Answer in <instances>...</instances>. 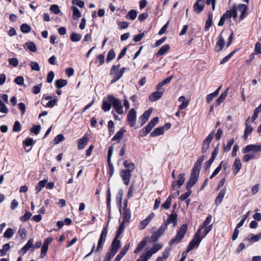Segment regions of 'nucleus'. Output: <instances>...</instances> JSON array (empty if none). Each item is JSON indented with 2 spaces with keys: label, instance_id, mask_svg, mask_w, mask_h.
I'll list each match as a JSON object with an SVG mask.
<instances>
[{
  "label": "nucleus",
  "instance_id": "f8f14e48",
  "mask_svg": "<svg viewBox=\"0 0 261 261\" xmlns=\"http://www.w3.org/2000/svg\"><path fill=\"white\" fill-rule=\"evenodd\" d=\"M185 174L184 173L180 174L178 175V179L172 182V190L174 191L176 189L177 187H180L181 186L185 181Z\"/></svg>",
  "mask_w": 261,
  "mask_h": 261
},
{
  "label": "nucleus",
  "instance_id": "aec40b11",
  "mask_svg": "<svg viewBox=\"0 0 261 261\" xmlns=\"http://www.w3.org/2000/svg\"><path fill=\"white\" fill-rule=\"evenodd\" d=\"M202 239H196L195 237H194V238L191 240V241L190 242L187 249V251L190 252L195 247L198 246L200 242L201 241Z\"/></svg>",
  "mask_w": 261,
  "mask_h": 261
},
{
  "label": "nucleus",
  "instance_id": "bf43d9fd",
  "mask_svg": "<svg viewBox=\"0 0 261 261\" xmlns=\"http://www.w3.org/2000/svg\"><path fill=\"white\" fill-rule=\"evenodd\" d=\"M10 246L9 243L5 244L3 246V249H1V256L6 255V251L9 250L10 249Z\"/></svg>",
  "mask_w": 261,
  "mask_h": 261
},
{
  "label": "nucleus",
  "instance_id": "423d86ee",
  "mask_svg": "<svg viewBox=\"0 0 261 261\" xmlns=\"http://www.w3.org/2000/svg\"><path fill=\"white\" fill-rule=\"evenodd\" d=\"M213 132L211 133L204 140L201 148V152L205 153L210 148V144L214 138Z\"/></svg>",
  "mask_w": 261,
  "mask_h": 261
},
{
  "label": "nucleus",
  "instance_id": "5701e85b",
  "mask_svg": "<svg viewBox=\"0 0 261 261\" xmlns=\"http://www.w3.org/2000/svg\"><path fill=\"white\" fill-rule=\"evenodd\" d=\"M247 10V6L245 4H240L237 7V11L238 10L241 12V15L240 16V19L241 20L243 19L246 16V11Z\"/></svg>",
  "mask_w": 261,
  "mask_h": 261
},
{
  "label": "nucleus",
  "instance_id": "5fc2aeb1",
  "mask_svg": "<svg viewBox=\"0 0 261 261\" xmlns=\"http://www.w3.org/2000/svg\"><path fill=\"white\" fill-rule=\"evenodd\" d=\"M126 222L122 221L121 223L120 224L119 228L117 231L116 236L117 237H119L123 231L124 228H125V224Z\"/></svg>",
  "mask_w": 261,
  "mask_h": 261
},
{
  "label": "nucleus",
  "instance_id": "4d7b16f0",
  "mask_svg": "<svg viewBox=\"0 0 261 261\" xmlns=\"http://www.w3.org/2000/svg\"><path fill=\"white\" fill-rule=\"evenodd\" d=\"M30 66L33 70L39 71L40 70V66L37 62L33 61L31 62Z\"/></svg>",
  "mask_w": 261,
  "mask_h": 261
},
{
  "label": "nucleus",
  "instance_id": "393cba45",
  "mask_svg": "<svg viewBox=\"0 0 261 261\" xmlns=\"http://www.w3.org/2000/svg\"><path fill=\"white\" fill-rule=\"evenodd\" d=\"M129 248V244L125 245L120 253L116 256L114 261H120L121 258L125 255Z\"/></svg>",
  "mask_w": 261,
  "mask_h": 261
},
{
  "label": "nucleus",
  "instance_id": "9d476101",
  "mask_svg": "<svg viewBox=\"0 0 261 261\" xmlns=\"http://www.w3.org/2000/svg\"><path fill=\"white\" fill-rule=\"evenodd\" d=\"M136 118V111L134 109H131L127 115V121L130 127H133L135 125Z\"/></svg>",
  "mask_w": 261,
  "mask_h": 261
},
{
  "label": "nucleus",
  "instance_id": "cd10ccee",
  "mask_svg": "<svg viewBox=\"0 0 261 261\" xmlns=\"http://www.w3.org/2000/svg\"><path fill=\"white\" fill-rule=\"evenodd\" d=\"M123 221V222L128 223L129 222L131 217L130 211L126 208H123V212L122 213Z\"/></svg>",
  "mask_w": 261,
  "mask_h": 261
},
{
  "label": "nucleus",
  "instance_id": "c85d7f7f",
  "mask_svg": "<svg viewBox=\"0 0 261 261\" xmlns=\"http://www.w3.org/2000/svg\"><path fill=\"white\" fill-rule=\"evenodd\" d=\"M164 132V127H159L155 128L153 131L150 133V136L152 137H154L163 134Z\"/></svg>",
  "mask_w": 261,
  "mask_h": 261
},
{
  "label": "nucleus",
  "instance_id": "13d9d810",
  "mask_svg": "<svg viewBox=\"0 0 261 261\" xmlns=\"http://www.w3.org/2000/svg\"><path fill=\"white\" fill-rule=\"evenodd\" d=\"M255 158V155L252 153H248L245 154L243 158V160L245 162H248L249 161Z\"/></svg>",
  "mask_w": 261,
  "mask_h": 261
},
{
  "label": "nucleus",
  "instance_id": "72a5a7b5",
  "mask_svg": "<svg viewBox=\"0 0 261 261\" xmlns=\"http://www.w3.org/2000/svg\"><path fill=\"white\" fill-rule=\"evenodd\" d=\"M170 48V47L169 44H165L163 45L157 52V56H161L164 55L169 50Z\"/></svg>",
  "mask_w": 261,
  "mask_h": 261
},
{
  "label": "nucleus",
  "instance_id": "774afa93",
  "mask_svg": "<svg viewBox=\"0 0 261 261\" xmlns=\"http://www.w3.org/2000/svg\"><path fill=\"white\" fill-rule=\"evenodd\" d=\"M15 83L18 85H22L24 83V79L21 76L16 77L14 80Z\"/></svg>",
  "mask_w": 261,
  "mask_h": 261
},
{
  "label": "nucleus",
  "instance_id": "69168bd1",
  "mask_svg": "<svg viewBox=\"0 0 261 261\" xmlns=\"http://www.w3.org/2000/svg\"><path fill=\"white\" fill-rule=\"evenodd\" d=\"M33 143H34V140L32 138H27L23 141V143L25 146H30L33 144Z\"/></svg>",
  "mask_w": 261,
  "mask_h": 261
},
{
  "label": "nucleus",
  "instance_id": "09e8293b",
  "mask_svg": "<svg viewBox=\"0 0 261 261\" xmlns=\"http://www.w3.org/2000/svg\"><path fill=\"white\" fill-rule=\"evenodd\" d=\"M82 38V35L80 34L72 33L70 36V39L73 42H77L80 41Z\"/></svg>",
  "mask_w": 261,
  "mask_h": 261
},
{
  "label": "nucleus",
  "instance_id": "bb28decb",
  "mask_svg": "<svg viewBox=\"0 0 261 261\" xmlns=\"http://www.w3.org/2000/svg\"><path fill=\"white\" fill-rule=\"evenodd\" d=\"M229 88L228 87L224 92H223L220 96L217 99V100L215 101L216 106H219L223 101V100L226 98L228 92L229 91Z\"/></svg>",
  "mask_w": 261,
  "mask_h": 261
},
{
  "label": "nucleus",
  "instance_id": "c03bdc74",
  "mask_svg": "<svg viewBox=\"0 0 261 261\" xmlns=\"http://www.w3.org/2000/svg\"><path fill=\"white\" fill-rule=\"evenodd\" d=\"M116 55L115 51L113 49H110L108 54L106 61L107 62H110L111 60L115 58Z\"/></svg>",
  "mask_w": 261,
  "mask_h": 261
},
{
  "label": "nucleus",
  "instance_id": "412c9836",
  "mask_svg": "<svg viewBox=\"0 0 261 261\" xmlns=\"http://www.w3.org/2000/svg\"><path fill=\"white\" fill-rule=\"evenodd\" d=\"M225 45V40L222 36L220 35L215 47L216 52H219L222 50Z\"/></svg>",
  "mask_w": 261,
  "mask_h": 261
},
{
  "label": "nucleus",
  "instance_id": "39448f33",
  "mask_svg": "<svg viewBox=\"0 0 261 261\" xmlns=\"http://www.w3.org/2000/svg\"><path fill=\"white\" fill-rule=\"evenodd\" d=\"M120 65L119 64L117 65H113L110 71V74L113 76V79L111 81V83H114L118 81L120 78L119 72V68Z\"/></svg>",
  "mask_w": 261,
  "mask_h": 261
},
{
  "label": "nucleus",
  "instance_id": "de8ad7c7",
  "mask_svg": "<svg viewBox=\"0 0 261 261\" xmlns=\"http://www.w3.org/2000/svg\"><path fill=\"white\" fill-rule=\"evenodd\" d=\"M14 234L13 230L12 228H8L4 233V237L7 239H10Z\"/></svg>",
  "mask_w": 261,
  "mask_h": 261
},
{
  "label": "nucleus",
  "instance_id": "7ed1b4c3",
  "mask_svg": "<svg viewBox=\"0 0 261 261\" xmlns=\"http://www.w3.org/2000/svg\"><path fill=\"white\" fill-rule=\"evenodd\" d=\"M108 99L112 105L113 108L118 114H122L123 113V106L120 100L115 98L113 95H109L108 96Z\"/></svg>",
  "mask_w": 261,
  "mask_h": 261
},
{
  "label": "nucleus",
  "instance_id": "79ce46f5",
  "mask_svg": "<svg viewBox=\"0 0 261 261\" xmlns=\"http://www.w3.org/2000/svg\"><path fill=\"white\" fill-rule=\"evenodd\" d=\"M171 196H169L166 201L161 205V207L165 210H168L171 205Z\"/></svg>",
  "mask_w": 261,
  "mask_h": 261
},
{
  "label": "nucleus",
  "instance_id": "473e14b6",
  "mask_svg": "<svg viewBox=\"0 0 261 261\" xmlns=\"http://www.w3.org/2000/svg\"><path fill=\"white\" fill-rule=\"evenodd\" d=\"M213 15L212 13L208 14V18L205 22V31H207L213 24Z\"/></svg>",
  "mask_w": 261,
  "mask_h": 261
},
{
  "label": "nucleus",
  "instance_id": "052dcab7",
  "mask_svg": "<svg viewBox=\"0 0 261 261\" xmlns=\"http://www.w3.org/2000/svg\"><path fill=\"white\" fill-rule=\"evenodd\" d=\"M32 215V214L30 212L27 211L23 216L20 218V220L22 221H26L31 218Z\"/></svg>",
  "mask_w": 261,
  "mask_h": 261
},
{
  "label": "nucleus",
  "instance_id": "2f4dec72",
  "mask_svg": "<svg viewBox=\"0 0 261 261\" xmlns=\"http://www.w3.org/2000/svg\"><path fill=\"white\" fill-rule=\"evenodd\" d=\"M261 239V232L257 235L250 234L248 238L246 239L248 242H255L259 241Z\"/></svg>",
  "mask_w": 261,
  "mask_h": 261
},
{
  "label": "nucleus",
  "instance_id": "603ef678",
  "mask_svg": "<svg viewBox=\"0 0 261 261\" xmlns=\"http://www.w3.org/2000/svg\"><path fill=\"white\" fill-rule=\"evenodd\" d=\"M31 30V27L26 23H23L21 25L20 30L23 33H28L30 32Z\"/></svg>",
  "mask_w": 261,
  "mask_h": 261
},
{
  "label": "nucleus",
  "instance_id": "dca6fc26",
  "mask_svg": "<svg viewBox=\"0 0 261 261\" xmlns=\"http://www.w3.org/2000/svg\"><path fill=\"white\" fill-rule=\"evenodd\" d=\"M204 4V0H197L193 6L194 11L196 13H200L203 10Z\"/></svg>",
  "mask_w": 261,
  "mask_h": 261
},
{
  "label": "nucleus",
  "instance_id": "f257e3e1",
  "mask_svg": "<svg viewBox=\"0 0 261 261\" xmlns=\"http://www.w3.org/2000/svg\"><path fill=\"white\" fill-rule=\"evenodd\" d=\"M188 229V225L182 224L178 231L176 237L171 239L169 243V245L171 246L173 244L178 243L184 237Z\"/></svg>",
  "mask_w": 261,
  "mask_h": 261
},
{
  "label": "nucleus",
  "instance_id": "e2e57ef3",
  "mask_svg": "<svg viewBox=\"0 0 261 261\" xmlns=\"http://www.w3.org/2000/svg\"><path fill=\"white\" fill-rule=\"evenodd\" d=\"M188 191L186 192L184 194H182L179 197V199L181 201H184L186 200L191 194L192 191L190 190H188Z\"/></svg>",
  "mask_w": 261,
  "mask_h": 261
},
{
  "label": "nucleus",
  "instance_id": "8fccbe9b",
  "mask_svg": "<svg viewBox=\"0 0 261 261\" xmlns=\"http://www.w3.org/2000/svg\"><path fill=\"white\" fill-rule=\"evenodd\" d=\"M260 112H261V103L257 108L255 109V110H254L253 115L252 116V121H254V120H255L257 119V118L258 117V114Z\"/></svg>",
  "mask_w": 261,
  "mask_h": 261
},
{
  "label": "nucleus",
  "instance_id": "b1692460",
  "mask_svg": "<svg viewBox=\"0 0 261 261\" xmlns=\"http://www.w3.org/2000/svg\"><path fill=\"white\" fill-rule=\"evenodd\" d=\"M88 142V138L87 136L85 135L82 138L79 139L77 141V148L81 150L86 146Z\"/></svg>",
  "mask_w": 261,
  "mask_h": 261
},
{
  "label": "nucleus",
  "instance_id": "3c124183",
  "mask_svg": "<svg viewBox=\"0 0 261 261\" xmlns=\"http://www.w3.org/2000/svg\"><path fill=\"white\" fill-rule=\"evenodd\" d=\"M236 53V50H233L231 52L229 55L224 57L221 61L220 64H223L227 62L228 61L230 60V59L232 57V56Z\"/></svg>",
  "mask_w": 261,
  "mask_h": 261
},
{
  "label": "nucleus",
  "instance_id": "7c9ffc66",
  "mask_svg": "<svg viewBox=\"0 0 261 261\" xmlns=\"http://www.w3.org/2000/svg\"><path fill=\"white\" fill-rule=\"evenodd\" d=\"M123 166L126 168L125 170H127L132 172L135 169V165L133 163L128 162L127 161H125L123 162Z\"/></svg>",
  "mask_w": 261,
  "mask_h": 261
},
{
  "label": "nucleus",
  "instance_id": "f3484780",
  "mask_svg": "<svg viewBox=\"0 0 261 261\" xmlns=\"http://www.w3.org/2000/svg\"><path fill=\"white\" fill-rule=\"evenodd\" d=\"M154 216V214L152 213L145 219L141 221L139 226V229H144L145 227L148 225L151 220L153 218Z\"/></svg>",
  "mask_w": 261,
  "mask_h": 261
},
{
  "label": "nucleus",
  "instance_id": "0eeeda50",
  "mask_svg": "<svg viewBox=\"0 0 261 261\" xmlns=\"http://www.w3.org/2000/svg\"><path fill=\"white\" fill-rule=\"evenodd\" d=\"M156 91L153 92L150 96H149V100L150 101H155L160 98L162 97V96L163 95V93L164 92V89L158 88V86H157L156 87Z\"/></svg>",
  "mask_w": 261,
  "mask_h": 261
},
{
  "label": "nucleus",
  "instance_id": "6e6d98bb",
  "mask_svg": "<svg viewBox=\"0 0 261 261\" xmlns=\"http://www.w3.org/2000/svg\"><path fill=\"white\" fill-rule=\"evenodd\" d=\"M18 234L22 239H24L27 236V231L25 229L20 227L18 231Z\"/></svg>",
  "mask_w": 261,
  "mask_h": 261
},
{
  "label": "nucleus",
  "instance_id": "a18cd8bd",
  "mask_svg": "<svg viewBox=\"0 0 261 261\" xmlns=\"http://www.w3.org/2000/svg\"><path fill=\"white\" fill-rule=\"evenodd\" d=\"M137 15V12L135 10H131L126 15L127 18H129L131 20H134Z\"/></svg>",
  "mask_w": 261,
  "mask_h": 261
},
{
  "label": "nucleus",
  "instance_id": "0e129e2a",
  "mask_svg": "<svg viewBox=\"0 0 261 261\" xmlns=\"http://www.w3.org/2000/svg\"><path fill=\"white\" fill-rule=\"evenodd\" d=\"M115 254H116V253H115L114 251L112 252V251H110V252H108L107 253V255L106 256L104 261H110L114 256V255Z\"/></svg>",
  "mask_w": 261,
  "mask_h": 261
},
{
  "label": "nucleus",
  "instance_id": "e433bc0d",
  "mask_svg": "<svg viewBox=\"0 0 261 261\" xmlns=\"http://www.w3.org/2000/svg\"><path fill=\"white\" fill-rule=\"evenodd\" d=\"M245 126L246 128L243 137L245 140H247L248 136L252 133L253 130V127L250 124H247Z\"/></svg>",
  "mask_w": 261,
  "mask_h": 261
},
{
  "label": "nucleus",
  "instance_id": "864d4df0",
  "mask_svg": "<svg viewBox=\"0 0 261 261\" xmlns=\"http://www.w3.org/2000/svg\"><path fill=\"white\" fill-rule=\"evenodd\" d=\"M21 125L20 123L18 121H16L14 122L13 130L14 132H19L21 130Z\"/></svg>",
  "mask_w": 261,
  "mask_h": 261
},
{
  "label": "nucleus",
  "instance_id": "6ab92c4d",
  "mask_svg": "<svg viewBox=\"0 0 261 261\" xmlns=\"http://www.w3.org/2000/svg\"><path fill=\"white\" fill-rule=\"evenodd\" d=\"M177 215L176 213H172L169 216L164 225H166L167 226L168 224L173 223V227H175L177 224Z\"/></svg>",
  "mask_w": 261,
  "mask_h": 261
},
{
  "label": "nucleus",
  "instance_id": "4c0bfd02",
  "mask_svg": "<svg viewBox=\"0 0 261 261\" xmlns=\"http://www.w3.org/2000/svg\"><path fill=\"white\" fill-rule=\"evenodd\" d=\"M25 45L31 51L35 53L37 51V47L33 42L28 41L25 43Z\"/></svg>",
  "mask_w": 261,
  "mask_h": 261
},
{
  "label": "nucleus",
  "instance_id": "4be33fe9",
  "mask_svg": "<svg viewBox=\"0 0 261 261\" xmlns=\"http://www.w3.org/2000/svg\"><path fill=\"white\" fill-rule=\"evenodd\" d=\"M118 238L119 237H117V236H116L114 240H113L111 245V249L110 251L112 252L114 251L115 253H116L117 252L118 249H119L121 246V242L120 241L118 240Z\"/></svg>",
  "mask_w": 261,
  "mask_h": 261
},
{
  "label": "nucleus",
  "instance_id": "6e6552de",
  "mask_svg": "<svg viewBox=\"0 0 261 261\" xmlns=\"http://www.w3.org/2000/svg\"><path fill=\"white\" fill-rule=\"evenodd\" d=\"M199 173L192 171L191 177L187 184V190H190L197 182Z\"/></svg>",
  "mask_w": 261,
  "mask_h": 261
},
{
  "label": "nucleus",
  "instance_id": "a878e982",
  "mask_svg": "<svg viewBox=\"0 0 261 261\" xmlns=\"http://www.w3.org/2000/svg\"><path fill=\"white\" fill-rule=\"evenodd\" d=\"M204 158H205V156L202 155L198 159V160H197V161L194 165V168L192 169V171H195V172H197L199 173L200 170L201 168V164L203 162V161H204Z\"/></svg>",
  "mask_w": 261,
  "mask_h": 261
},
{
  "label": "nucleus",
  "instance_id": "2eb2a0df",
  "mask_svg": "<svg viewBox=\"0 0 261 261\" xmlns=\"http://www.w3.org/2000/svg\"><path fill=\"white\" fill-rule=\"evenodd\" d=\"M162 247V245L160 243H156L153 245L150 249L143 253L146 256L149 255V258L152 256V254L156 253Z\"/></svg>",
  "mask_w": 261,
  "mask_h": 261
},
{
  "label": "nucleus",
  "instance_id": "20e7f679",
  "mask_svg": "<svg viewBox=\"0 0 261 261\" xmlns=\"http://www.w3.org/2000/svg\"><path fill=\"white\" fill-rule=\"evenodd\" d=\"M159 121V118L156 117L153 118L151 121L148 123L147 126L144 127L140 133V136L141 137L145 136L148 133H149L152 128L156 125V124Z\"/></svg>",
  "mask_w": 261,
  "mask_h": 261
},
{
  "label": "nucleus",
  "instance_id": "49530a36",
  "mask_svg": "<svg viewBox=\"0 0 261 261\" xmlns=\"http://www.w3.org/2000/svg\"><path fill=\"white\" fill-rule=\"evenodd\" d=\"M71 9L73 11V17L74 18V17H75V18H77L81 17V12L78 8H77L75 6H73L71 7Z\"/></svg>",
  "mask_w": 261,
  "mask_h": 261
},
{
  "label": "nucleus",
  "instance_id": "1a4fd4ad",
  "mask_svg": "<svg viewBox=\"0 0 261 261\" xmlns=\"http://www.w3.org/2000/svg\"><path fill=\"white\" fill-rule=\"evenodd\" d=\"M259 151H261V145L250 144L247 145L243 149V152L244 153L250 152L256 153Z\"/></svg>",
  "mask_w": 261,
  "mask_h": 261
},
{
  "label": "nucleus",
  "instance_id": "c9c22d12",
  "mask_svg": "<svg viewBox=\"0 0 261 261\" xmlns=\"http://www.w3.org/2000/svg\"><path fill=\"white\" fill-rule=\"evenodd\" d=\"M67 84V81L63 79L56 80L55 82V86L57 88H61Z\"/></svg>",
  "mask_w": 261,
  "mask_h": 261
},
{
  "label": "nucleus",
  "instance_id": "ea45409f",
  "mask_svg": "<svg viewBox=\"0 0 261 261\" xmlns=\"http://www.w3.org/2000/svg\"><path fill=\"white\" fill-rule=\"evenodd\" d=\"M111 103L109 101H108L105 99H103L102 105V109L105 111H108L111 108Z\"/></svg>",
  "mask_w": 261,
  "mask_h": 261
},
{
  "label": "nucleus",
  "instance_id": "9b49d317",
  "mask_svg": "<svg viewBox=\"0 0 261 261\" xmlns=\"http://www.w3.org/2000/svg\"><path fill=\"white\" fill-rule=\"evenodd\" d=\"M167 226L166 225H162L160 226L159 230L155 232H154L151 237V240L152 242L156 241L161 235L167 229Z\"/></svg>",
  "mask_w": 261,
  "mask_h": 261
},
{
  "label": "nucleus",
  "instance_id": "f704fd0d",
  "mask_svg": "<svg viewBox=\"0 0 261 261\" xmlns=\"http://www.w3.org/2000/svg\"><path fill=\"white\" fill-rule=\"evenodd\" d=\"M147 241L146 239H144L142 241H141L138 245L137 248L135 249L134 253H138L140 251H141L144 246L147 244Z\"/></svg>",
  "mask_w": 261,
  "mask_h": 261
},
{
  "label": "nucleus",
  "instance_id": "4468645a",
  "mask_svg": "<svg viewBox=\"0 0 261 261\" xmlns=\"http://www.w3.org/2000/svg\"><path fill=\"white\" fill-rule=\"evenodd\" d=\"M120 175L124 184L127 186L129 183L131 178V172L123 169L120 171Z\"/></svg>",
  "mask_w": 261,
  "mask_h": 261
},
{
  "label": "nucleus",
  "instance_id": "a211bd4d",
  "mask_svg": "<svg viewBox=\"0 0 261 261\" xmlns=\"http://www.w3.org/2000/svg\"><path fill=\"white\" fill-rule=\"evenodd\" d=\"M152 113V109L146 111L140 117L141 126H142L149 119Z\"/></svg>",
  "mask_w": 261,
  "mask_h": 261
},
{
  "label": "nucleus",
  "instance_id": "ddd939ff",
  "mask_svg": "<svg viewBox=\"0 0 261 261\" xmlns=\"http://www.w3.org/2000/svg\"><path fill=\"white\" fill-rule=\"evenodd\" d=\"M222 16H224V18H230L232 16L233 18L236 19L238 17L237 14V7L236 5H234L230 10H227L225 13Z\"/></svg>",
  "mask_w": 261,
  "mask_h": 261
},
{
  "label": "nucleus",
  "instance_id": "37998d69",
  "mask_svg": "<svg viewBox=\"0 0 261 261\" xmlns=\"http://www.w3.org/2000/svg\"><path fill=\"white\" fill-rule=\"evenodd\" d=\"M125 133V130L123 129H120L118 132L116 133V134L112 138V141H116L117 140H120L123 137L124 133Z\"/></svg>",
  "mask_w": 261,
  "mask_h": 261
},
{
  "label": "nucleus",
  "instance_id": "338daca9",
  "mask_svg": "<svg viewBox=\"0 0 261 261\" xmlns=\"http://www.w3.org/2000/svg\"><path fill=\"white\" fill-rule=\"evenodd\" d=\"M64 137L63 135L62 134H59L58 135H57L55 139H54V142L55 143V144H57L58 143H59L60 142L63 141L64 140Z\"/></svg>",
  "mask_w": 261,
  "mask_h": 261
},
{
  "label": "nucleus",
  "instance_id": "a19ab883",
  "mask_svg": "<svg viewBox=\"0 0 261 261\" xmlns=\"http://www.w3.org/2000/svg\"><path fill=\"white\" fill-rule=\"evenodd\" d=\"M173 76L171 75V76L168 77L167 78L165 79V80H164L160 83H159L157 85L158 86V88H162V87L164 85L170 83V81H171V80L173 79Z\"/></svg>",
  "mask_w": 261,
  "mask_h": 261
},
{
  "label": "nucleus",
  "instance_id": "680f3d73",
  "mask_svg": "<svg viewBox=\"0 0 261 261\" xmlns=\"http://www.w3.org/2000/svg\"><path fill=\"white\" fill-rule=\"evenodd\" d=\"M233 143H234V139L233 138L230 139L228 141L226 146H224V150L226 151H229L232 145H233Z\"/></svg>",
  "mask_w": 261,
  "mask_h": 261
},
{
  "label": "nucleus",
  "instance_id": "c756f323",
  "mask_svg": "<svg viewBox=\"0 0 261 261\" xmlns=\"http://www.w3.org/2000/svg\"><path fill=\"white\" fill-rule=\"evenodd\" d=\"M225 189H223L221 190L220 192L219 193L217 197H216L215 199V203L217 205H218L220 204L221 202L222 201V200L224 197L225 194Z\"/></svg>",
  "mask_w": 261,
  "mask_h": 261
},
{
  "label": "nucleus",
  "instance_id": "58836bf2",
  "mask_svg": "<svg viewBox=\"0 0 261 261\" xmlns=\"http://www.w3.org/2000/svg\"><path fill=\"white\" fill-rule=\"evenodd\" d=\"M233 166L236 170L235 172V174H236L240 171L242 167V164L240 159H236Z\"/></svg>",
  "mask_w": 261,
  "mask_h": 261
},
{
  "label": "nucleus",
  "instance_id": "f03ea898",
  "mask_svg": "<svg viewBox=\"0 0 261 261\" xmlns=\"http://www.w3.org/2000/svg\"><path fill=\"white\" fill-rule=\"evenodd\" d=\"M108 231V228L107 227H104L103 228L101 233L100 235V238L98 240V245L96 249H95V246L94 245L93 246L91 251L89 254L86 255V257L89 256L93 251L97 252L99 249L102 247L103 244L105 243Z\"/></svg>",
  "mask_w": 261,
  "mask_h": 261
}]
</instances>
